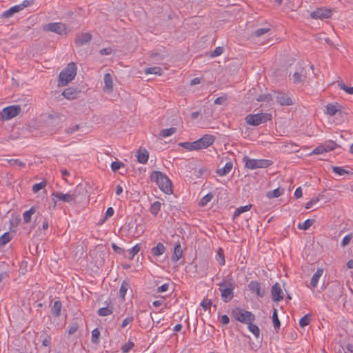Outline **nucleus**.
I'll list each match as a JSON object with an SVG mask.
<instances>
[{"mask_svg":"<svg viewBox=\"0 0 353 353\" xmlns=\"http://www.w3.org/2000/svg\"><path fill=\"white\" fill-rule=\"evenodd\" d=\"M212 301L210 299H205L201 303V307L204 309V310H208L210 309L212 305Z\"/></svg>","mask_w":353,"mask_h":353,"instance_id":"obj_48","label":"nucleus"},{"mask_svg":"<svg viewBox=\"0 0 353 353\" xmlns=\"http://www.w3.org/2000/svg\"><path fill=\"white\" fill-rule=\"evenodd\" d=\"M121 166H124V164L119 161H114L111 164V168L113 172H117Z\"/></svg>","mask_w":353,"mask_h":353,"instance_id":"obj_55","label":"nucleus"},{"mask_svg":"<svg viewBox=\"0 0 353 353\" xmlns=\"http://www.w3.org/2000/svg\"><path fill=\"white\" fill-rule=\"evenodd\" d=\"M21 11V7L18 5L14 6L5 11L2 16L5 18H9L12 17L14 13H17L18 12Z\"/></svg>","mask_w":353,"mask_h":353,"instance_id":"obj_27","label":"nucleus"},{"mask_svg":"<svg viewBox=\"0 0 353 353\" xmlns=\"http://www.w3.org/2000/svg\"><path fill=\"white\" fill-rule=\"evenodd\" d=\"M168 287L169 284L165 283L157 288V292L159 293L166 292L168 290Z\"/></svg>","mask_w":353,"mask_h":353,"instance_id":"obj_63","label":"nucleus"},{"mask_svg":"<svg viewBox=\"0 0 353 353\" xmlns=\"http://www.w3.org/2000/svg\"><path fill=\"white\" fill-rule=\"evenodd\" d=\"M141 247L139 244H137L134 245L130 250V254H131V256L130 257V259H132L134 256L140 251Z\"/></svg>","mask_w":353,"mask_h":353,"instance_id":"obj_52","label":"nucleus"},{"mask_svg":"<svg viewBox=\"0 0 353 353\" xmlns=\"http://www.w3.org/2000/svg\"><path fill=\"white\" fill-rule=\"evenodd\" d=\"M212 195L210 194H208L205 196H204L200 201L199 202V205L200 206H205V205H207L208 203H209L212 199Z\"/></svg>","mask_w":353,"mask_h":353,"instance_id":"obj_47","label":"nucleus"},{"mask_svg":"<svg viewBox=\"0 0 353 353\" xmlns=\"http://www.w3.org/2000/svg\"><path fill=\"white\" fill-rule=\"evenodd\" d=\"M249 290L255 292L259 296L263 297L265 295L264 290H261L260 283L256 281H252L248 285Z\"/></svg>","mask_w":353,"mask_h":353,"instance_id":"obj_17","label":"nucleus"},{"mask_svg":"<svg viewBox=\"0 0 353 353\" xmlns=\"http://www.w3.org/2000/svg\"><path fill=\"white\" fill-rule=\"evenodd\" d=\"M307 69L299 65L297 70L292 75V81L294 83L304 82L307 79Z\"/></svg>","mask_w":353,"mask_h":353,"instance_id":"obj_11","label":"nucleus"},{"mask_svg":"<svg viewBox=\"0 0 353 353\" xmlns=\"http://www.w3.org/2000/svg\"><path fill=\"white\" fill-rule=\"evenodd\" d=\"M112 50L111 48H103L100 50V54L101 55H109L112 53Z\"/></svg>","mask_w":353,"mask_h":353,"instance_id":"obj_62","label":"nucleus"},{"mask_svg":"<svg viewBox=\"0 0 353 353\" xmlns=\"http://www.w3.org/2000/svg\"><path fill=\"white\" fill-rule=\"evenodd\" d=\"M130 288V284L128 281H123L119 290L120 296L124 299L126 292Z\"/></svg>","mask_w":353,"mask_h":353,"instance_id":"obj_33","label":"nucleus"},{"mask_svg":"<svg viewBox=\"0 0 353 353\" xmlns=\"http://www.w3.org/2000/svg\"><path fill=\"white\" fill-rule=\"evenodd\" d=\"M234 282L232 279H223L219 284V290L224 302H229L234 296Z\"/></svg>","mask_w":353,"mask_h":353,"instance_id":"obj_2","label":"nucleus"},{"mask_svg":"<svg viewBox=\"0 0 353 353\" xmlns=\"http://www.w3.org/2000/svg\"><path fill=\"white\" fill-rule=\"evenodd\" d=\"M32 0H24L21 4L18 6L21 7V10H22L23 8L32 5Z\"/></svg>","mask_w":353,"mask_h":353,"instance_id":"obj_60","label":"nucleus"},{"mask_svg":"<svg viewBox=\"0 0 353 353\" xmlns=\"http://www.w3.org/2000/svg\"><path fill=\"white\" fill-rule=\"evenodd\" d=\"M83 192H85L84 188L81 185H79L73 191H70L66 194H63L60 192H55L52 193V196L56 198L58 201L65 203H72L75 202L77 196Z\"/></svg>","mask_w":353,"mask_h":353,"instance_id":"obj_4","label":"nucleus"},{"mask_svg":"<svg viewBox=\"0 0 353 353\" xmlns=\"http://www.w3.org/2000/svg\"><path fill=\"white\" fill-rule=\"evenodd\" d=\"M79 128V125H75L74 126H72V127H69L68 128H67L65 130V132L68 134H71L72 133H74V132L77 131Z\"/></svg>","mask_w":353,"mask_h":353,"instance_id":"obj_61","label":"nucleus"},{"mask_svg":"<svg viewBox=\"0 0 353 353\" xmlns=\"http://www.w3.org/2000/svg\"><path fill=\"white\" fill-rule=\"evenodd\" d=\"M216 259L221 265H223L225 264V256L221 248L219 249L216 256Z\"/></svg>","mask_w":353,"mask_h":353,"instance_id":"obj_40","label":"nucleus"},{"mask_svg":"<svg viewBox=\"0 0 353 353\" xmlns=\"http://www.w3.org/2000/svg\"><path fill=\"white\" fill-rule=\"evenodd\" d=\"M272 321L274 324V327L276 330H278L280 328L281 323L278 317L277 310L274 309V312L272 314Z\"/></svg>","mask_w":353,"mask_h":353,"instance_id":"obj_34","label":"nucleus"},{"mask_svg":"<svg viewBox=\"0 0 353 353\" xmlns=\"http://www.w3.org/2000/svg\"><path fill=\"white\" fill-rule=\"evenodd\" d=\"M165 251V247L162 243H158L157 245L152 248L151 252L154 256L162 255Z\"/></svg>","mask_w":353,"mask_h":353,"instance_id":"obj_23","label":"nucleus"},{"mask_svg":"<svg viewBox=\"0 0 353 353\" xmlns=\"http://www.w3.org/2000/svg\"><path fill=\"white\" fill-rule=\"evenodd\" d=\"M8 163L11 165H13V166H17V167H24L25 166V163L21 161L19 159H10L8 161Z\"/></svg>","mask_w":353,"mask_h":353,"instance_id":"obj_51","label":"nucleus"},{"mask_svg":"<svg viewBox=\"0 0 353 353\" xmlns=\"http://www.w3.org/2000/svg\"><path fill=\"white\" fill-rule=\"evenodd\" d=\"M270 30V29L268 28H259L255 30L254 34L256 37H261L263 34L268 33Z\"/></svg>","mask_w":353,"mask_h":353,"instance_id":"obj_50","label":"nucleus"},{"mask_svg":"<svg viewBox=\"0 0 353 353\" xmlns=\"http://www.w3.org/2000/svg\"><path fill=\"white\" fill-rule=\"evenodd\" d=\"M79 326L76 323H72L68 330L69 334H73L78 330Z\"/></svg>","mask_w":353,"mask_h":353,"instance_id":"obj_59","label":"nucleus"},{"mask_svg":"<svg viewBox=\"0 0 353 353\" xmlns=\"http://www.w3.org/2000/svg\"><path fill=\"white\" fill-rule=\"evenodd\" d=\"M313 223V219H307L303 223H299L298 224V228L301 230H306L312 225Z\"/></svg>","mask_w":353,"mask_h":353,"instance_id":"obj_35","label":"nucleus"},{"mask_svg":"<svg viewBox=\"0 0 353 353\" xmlns=\"http://www.w3.org/2000/svg\"><path fill=\"white\" fill-rule=\"evenodd\" d=\"M245 168L251 170L256 168H265L269 167L272 162L268 159H250L248 157H243Z\"/></svg>","mask_w":353,"mask_h":353,"instance_id":"obj_7","label":"nucleus"},{"mask_svg":"<svg viewBox=\"0 0 353 353\" xmlns=\"http://www.w3.org/2000/svg\"><path fill=\"white\" fill-rule=\"evenodd\" d=\"M310 322V316L309 314H306L301 318L299 321V325L301 327H304L307 325Z\"/></svg>","mask_w":353,"mask_h":353,"instance_id":"obj_44","label":"nucleus"},{"mask_svg":"<svg viewBox=\"0 0 353 353\" xmlns=\"http://www.w3.org/2000/svg\"><path fill=\"white\" fill-rule=\"evenodd\" d=\"M145 73L146 74H161V68L160 67L154 66L151 68H148L145 70Z\"/></svg>","mask_w":353,"mask_h":353,"instance_id":"obj_37","label":"nucleus"},{"mask_svg":"<svg viewBox=\"0 0 353 353\" xmlns=\"http://www.w3.org/2000/svg\"><path fill=\"white\" fill-rule=\"evenodd\" d=\"M176 132V128L172 127L168 129H163L161 130L159 136L161 137H168L174 134Z\"/></svg>","mask_w":353,"mask_h":353,"instance_id":"obj_32","label":"nucleus"},{"mask_svg":"<svg viewBox=\"0 0 353 353\" xmlns=\"http://www.w3.org/2000/svg\"><path fill=\"white\" fill-rule=\"evenodd\" d=\"M232 314L236 321L245 324L253 323L255 321V316L252 312L241 308L233 310Z\"/></svg>","mask_w":353,"mask_h":353,"instance_id":"obj_6","label":"nucleus"},{"mask_svg":"<svg viewBox=\"0 0 353 353\" xmlns=\"http://www.w3.org/2000/svg\"><path fill=\"white\" fill-rule=\"evenodd\" d=\"M319 198H313L310 201H308L305 205L306 209H310L312 208L314 205L317 203L319 202Z\"/></svg>","mask_w":353,"mask_h":353,"instance_id":"obj_58","label":"nucleus"},{"mask_svg":"<svg viewBox=\"0 0 353 353\" xmlns=\"http://www.w3.org/2000/svg\"><path fill=\"white\" fill-rule=\"evenodd\" d=\"M92 38V36L89 32H81L78 34L74 39V43L77 46H83L89 43Z\"/></svg>","mask_w":353,"mask_h":353,"instance_id":"obj_14","label":"nucleus"},{"mask_svg":"<svg viewBox=\"0 0 353 353\" xmlns=\"http://www.w3.org/2000/svg\"><path fill=\"white\" fill-rule=\"evenodd\" d=\"M113 312V307L108 305L107 307H102L98 310L97 314L100 316H106Z\"/></svg>","mask_w":353,"mask_h":353,"instance_id":"obj_30","label":"nucleus"},{"mask_svg":"<svg viewBox=\"0 0 353 353\" xmlns=\"http://www.w3.org/2000/svg\"><path fill=\"white\" fill-rule=\"evenodd\" d=\"M339 110L337 103H329L326 105V113L330 116H334Z\"/></svg>","mask_w":353,"mask_h":353,"instance_id":"obj_29","label":"nucleus"},{"mask_svg":"<svg viewBox=\"0 0 353 353\" xmlns=\"http://www.w3.org/2000/svg\"><path fill=\"white\" fill-rule=\"evenodd\" d=\"M336 147V143L334 141H329L323 144L316 147L311 153V154H321L324 152H327L334 150Z\"/></svg>","mask_w":353,"mask_h":353,"instance_id":"obj_10","label":"nucleus"},{"mask_svg":"<svg viewBox=\"0 0 353 353\" xmlns=\"http://www.w3.org/2000/svg\"><path fill=\"white\" fill-rule=\"evenodd\" d=\"M271 119L272 115L269 113L250 114L245 117L246 123L252 126H257L261 123H266Z\"/></svg>","mask_w":353,"mask_h":353,"instance_id":"obj_5","label":"nucleus"},{"mask_svg":"<svg viewBox=\"0 0 353 353\" xmlns=\"http://www.w3.org/2000/svg\"><path fill=\"white\" fill-rule=\"evenodd\" d=\"M45 31L55 32L59 34H66L65 25L62 23H50L43 28Z\"/></svg>","mask_w":353,"mask_h":353,"instance_id":"obj_9","label":"nucleus"},{"mask_svg":"<svg viewBox=\"0 0 353 353\" xmlns=\"http://www.w3.org/2000/svg\"><path fill=\"white\" fill-rule=\"evenodd\" d=\"M248 325V329L249 330L252 332V334L258 338L260 334V330L259 327L256 325L253 324V323H249Z\"/></svg>","mask_w":353,"mask_h":353,"instance_id":"obj_38","label":"nucleus"},{"mask_svg":"<svg viewBox=\"0 0 353 353\" xmlns=\"http://www.w3.org/2000/svg\"><path fill=\"white\" fill-rule=\"evenodd\" d=\"M252 207V205H247L245 206L239 207L236 210V211L234 213V217H236L239 215H240L241 213L247 212L250 210Z\"/></svg>","mask_w":353,"mask_h":353,"instance_id":"obj_41","label":"nucleus"},{"mask_svg":"<svg viewBox=\"0 0 353 353\" xmlns=\"http://www.w3.org/2000/svg\"><path fill=\"white\" fill-rule=\"evenodd\" d=\"M179 145L182 146L183 148L187 149L188 150L190 151L199 150L196 141H194L193 142H183L181 143Z\"/></svg>","mask_w":353,"mask_h":353,"instance_id":"obj_28","label":"nucleus"},{"mask_svg":"<svg viewBox=\"0 0 353 353\" xmlns=\"http://www.w3.org/2000/svg\"><path fill=\"white\" fill-rule=\"evenodd\" d=\"M274 95L272 94H261L257 97L256 100L258 101H270L273 100Z\"/></svg>","mask_w":353,"mask_h":353,"instance_id":"obj_43","label":"nucleus"},{"mask_svg":"<svg viewBox=\"0 0 353 353\" xmlns=\"http://www.w3.org/2000/svg\"><path fill=\"white\" fill-rule=\"evenodd\" d=\"M62 308V303L60 301L54 302L53 306L51 308V314L54 318H58L61 315Z\"/></svg>","mask_w":353,"mask_h":353,"instance_id":"obj_22","label":"nucleus"},{"mask_svg":"<svg viewBox=\"0 0 353 353\" xmlns=\"http://www.w3.org/2000/svg\"><path fill=\"white\" fill-rule=\"evenodd\" d=\"M215 138L212 134H205L199 139L196 140L199 150L208 148L213 144Z\"/></svg>","mask_w":353,"mask_h":353,"instance_id":"obj_12","label":"nucleus"},{"mask_svg":"<svg viewBox=\"0 0 353 353\" xmlns=\"http://www.w3.org/2000/svg\"><path fill=\"white\" fill-rule=\"evenodd\" d=\"M272 300L275 302L281 301L283 299V293L281 286L279 283H276L271 290Z\"/></svg>","mask_w":353,"mask_h":353,"instance_id":"obj_15","label":"nucleus"},{"mask_svg":"<svg viewBox=\"0 0 353 353\" xmlns=\"http://www.w3.org/2000/svg\"><path fill=\"white\" fill-rule=\"evenodd\" d=\"M134 345L133 342L128 341L127 343L122 346L121 350L123 352L127 353L134 347Z\"/></svg>","mask_w":353,"mask_h":353,"instance_id":"obj_49","label":"nucleus"},{"mask_svg":"<svg viewBox=\"0 0 353 353\" xmlns=\"http://www.w3.org/2000/svg\"><path fill=\"white\" fill-rule=\"evenodd\" d=\"M137 158L139 163H146L149 158L148 151L145 148H140L137 152Z\"/></svg>","mask_w":353,"mask_h":353,"instance_id":"obj_18","label":"nucleus"},{"mask_svg":"<svg viewBox=\"0 0 353 353\" xmlns=\"http://www.w3.org/2000/svg\"><path fill=\"white\" fill-rule=\"evenodd\" d=\"M332 10L330 9L318 8L310 14L312 19H328L332 16Z\"/></svg>","mask_w":353,"mask_h":353,"instance_id":"obj_13","label":"nucleus"},{"mask_svg":"<svg viewBox=\"0 0 353 353\" xmlns=\"http://www.w3.org/2000/svg\"><path fill=\"white\" fill-rule=\"evenodd\" d=\"M46 186V181H42L41 183L34 184L32 186V192L34 193H37L39 190H41V189L44 188Z\"/></svg>","mask_w":353,"mask_h":353,"instance_id":"obj_46","label":"nucleus"},{"mask_svg":"<svg viewBox=\"0 0 353 353\" xmlns=\"http://www.w3.org/2000/svg\"><path fill=\"white\" fill-rule=\"evenodd\" d=\"M223 52V47L219 46L215 48V50L211 53V57H216L221 55Z\"/></svg>","mask_w":353,"mask_h":353,"instance_id":"obj_54","label":"nucleus"},{"mask_svg":"<svg viewBox=\"0 0 353 353\" xmlns=\"http://www.w3.org/2000/svg\"><path fill=\"white\" fill-rule=\"evenodd\" d=\"M114 210L112 207H110L107 209L105 212V219H108L110 216H112L114 214Z\"/></svg>","mask_w":353,"mask_h":353,"instance_id":"obj_64","label":"nucleus"},{"mask_svg":"<svg viewBox=\"0 0 353 353\" xmlns=\"http://www.w3.org/2000/svg\"><path fill=\"white\" fill-rule=\"evenodd\" d=\"M161 203L159 201H155L152 204H151L150 212L154 214L157 215L161 210Z\"/></svg>","mask_w":353,"mask_h":353,"instance_id":"obj_36","label":"nucleus"},{"mask_svg":"<svg viewBox=\"0 0 353 353\" xmlns=\"http://www.w3.org/2000/svg\"><path fill=\"white\" fill-rule=\"evenodd\" d=\"M338 86L347 94H353V86L347 87L343 81H339Z\"/></svg>","mask_w":353,"mask_h":353,"instance_id":"obj_42","label":"nucleus"},{"mask_svg":"<svg viewBox=\"0 0 353 353\" xmlns=\"http://www.w3.org/2000/svg\"><path fill=\"white\" fill-rule=\"evenodd\" d=\"M283 193V189L276 188L273 191L268 192L266 196L269 199L276 198L280 196Z\"/></svg>","mask_w":353,"mask_h":353,"instance_id":"obj_31","label":"nucleus"},{"mask_svg":"<svg viewBox=\"0 0 353 353\" xmlns=\"http://www.w3.org/2000/svg\"><path fill=\"white\" fill-rule=\"evenodd\" d=\"M134 321V317L130 316H128L126 317L122 322L121 325V328H124L125 327L128 325L130 324L131 323H132Z\"/></svg>","mask_w":353,"mask_h":353,"instance_id":"obj_56","label":"nucleus"},{"mask_svg":"<svg viewBox=\"0 0 353 353\" xmlns=\"http://www.w3.org/2000/svg\"><path fill=\"white\" fill-rule=\"evenodd\" d=\"M37 211V208L32 206L30 210L26 211L23 214V221L25 223H28L31 221L32 215Z\"/></svg>","mask_w":353,"mask_h":353,"instance_id":"obj_26","label":"nucleus"},{"mask_svg":"<svg viewBox=\"0 0 353 353\" xmlns=\"http://www.w3.org/2000/svg\"><path fill=\"white\" fill-rule=\"evenodd\" d=\"M233 168V163L231 161L227 162L223 168L217 169L216 173L220 176H223L229 174Z\"/></svg>","mask_w":353,"mask_h":353,"instance_id":"obj_21","label":"nucleus"},{"mask_svg":"<svg viewBox=\"0 0 353 353\" xmlns=\"http://www.w3.org/2000/svg\"><path fill=\"white\" fill-rule=\"evenodd\" d=\"M183 255V251L180 243H177L174 248V253L172 256V260L174 262L178 261Z\"/></svg>","mask_w":353,"mask_h":353,"instance_id":"obj_24","label":"nucleus"},{"mask_svg":"<svg viewBox=\"0 0 353 353\" xmlns=\"http://www.w3.org/2000/svg\"><path fill=\"white\" fill-rule=\"evenodd\" d=\"M100 331L98 328H95L92 331V342L98 344L99 342Z\"/></svg>","mask_w":353,"mask_h":353,"instance_id":"obj_39","label":"nucleus"},{"mask_svg":"<svg viewBox=\"0 0 353 353\" xmlns=\"http://www.w3.org/2000/svg\"><path fill=\"white\" fill-rule=\"evenodd\" d=\"M104 88L103 90L105 92L110 93L113 91L112 78L110 73H106L104 76Z\"/></svg>","mask_w":353,"mask_h":353,"instance_id":"obj_19","label":"nucleus"},{"mask_svg":"<svg viewBox=\"0 0 353 353\" xmlns=\"http://www.w3.org/2000/svg\"><path fill=\"white\" fill-rule=\"evenodd\" d=\"M77 67L74 62L70 63L68 66L59 74V85L65 86L72 81L77 74Z\"/></svg>","mask_w":353,"mask_h":353,"instance_id":"obj_3","label":"nucleus"},{"mask_svg":"<svg viewBox=\"0 0 353 353\" xmlns=\"http://www.w3.org/2000/svg\"><path fill=\"white\" fill-rule=\"evenodd\" d=\"M323 272V269H318L314 273L310 281V285L312 288H316L317 286L319 278L322 276Z\"/></svg>","mask_w":353,"mask_h":353,"instance_id":"obj_25","label":"nucleus"},{"mask_svg":"<svg viewBox=\"0 0 353 353\" xmlns=\"http://www.w3.org/2000/svg\"><path fill=\"white\" fill-rule=\"evenodd\" d=\"M21 111L20 105H10L4 108L0 112L1 120H9L17 116Z\"/></svg>","mask_w":353,"mask_h":353,"instance_id":"obj_8","label":"nucleus"},{"mask_svg":"<svg viewBox=\"0 0 353 353\" xmlns=\"http://www.w3.org/2000/svg\"><path fill=\"white\" fill-rule=\"evenodd\" d=\"M10 241V234L6 232L0 236V245H5Z\"/></svg>","mask_w":353,"mask_h":353,"instance_id":"obj_45","label":"nucleus"},{"mask_svg":"<svg viewBox=\"0 0 353 353\" xmlns=\"http://www.w3.org/2000/svg\"><path fill=\"white\" fill-rule=\"evenodd\" d=\"M332 170L334 173L338 174L339 175H343L345 174H348L349 172L341 167H333Z\"/></svg>","mask_w":353,"mask_h":353,"instance_id":"obj_53","label":"nucleus"},{"mask_svg":"<svg viewBox=\"0 0 353 353\" xmlns=\"http://www.w3.org/2000/svg\"><path fill=\"white\" fill-rule=\"evenodd\" d=\"M79 92L74 88H66L62 93V95L68 99H74L78 97Z\"/></svg>","mask_w":353,"mask_h":353,"instance_id":"obj_20","label":"nucleus"},{"mask_svg":"<svg viewBox=\"0 0 353 353\" xmlns=\"http://www.w3.org/2000/svg\"><path fill=\"white\" fill-rule=\"evenodd\" d=\"M151 181L155 182L159 188L166 194L172 192V183L168 177L160 171H153L150 174Z\"/></svg>","mask_w":353,"mask_h":353,"instance_id":"obj_1","label":"nucleus"},{"mask_svg":"<svg viewBox=\"0 0 353 353\" xmlns=\"http://www.w3.org/2000/svg\"><path fill=\"white\" fill-rule=\"evenodd\" d=\"M274 98H275L276 102L281 105H290L293 103L292 100L286 94L284 93H274Z\"/></svg>","mask_w":353,"mask_h":353,"instance_id":"obj_16","label":"nucleus"},{"mask_svg":"<svg viewBox=\"0 0 353 353\" xmlns=\"http://www.w3.org/2000/svg\"><path fill=\"white\" fill-rule=\"evenodd\" d=\"M352 236L351 234H347L345 236H344L342 240V242H341V246L345 247L346 245H347L350 243V241L352 240Z\"/></svg>","mask_w":353,"mask_h":353,"instance_id":"obj_57","label":"nucleus"}]
</instances>
